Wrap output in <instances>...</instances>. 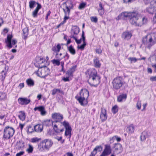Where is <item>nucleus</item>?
I'll return each mask as SVG.
<instances>
[{
    "mask_svg": "<svg viewBox=\"0 0 156 156\" xmlns=\"http://www.w3.org/2000/svg\"><path fill=\"white\" fill-rule=\"evenodd\" d=\"M61 60V59L60 58H58L57 59H54L51 61V62L53 64L59 66L60 64V61Z\"/></svg>",
    "mask_w": 156,
    "mask_h": 156,
    "instance_id": "a19ab883",
    "label": "nucleus"
},
{
    "mask_svg": "<svg viewBox=\"0 0 156 156\" xmlns=\"http://www.w3.org/2000/svg\"><path fill=\"white\" fill-rule=\"evenodd\" d=\"M95 51L96 53H98V54H101L102 52L100 48L96 49Z\"/></svg>",
    "mask_w": 156,
    "mask_h": 156,
    "instance_id": "bf43d9fd",
    "label": "nucleus"
},
{
    "mask_svg": "<svg viewBox=\"0 0 156 156\" xmlns=\"http://www.w3.org/2000/svg\"><path fill=\"white\" fill-rule=\"evenodd\" d=\"M100 118L102 122H104L107 119V115L106 109L101 108Z\"/></svg>",
    "mask_w": 156,
    "mask_h": 156,
    "instance_id": "f3484780",
    "label": "nucleus"
},
{
    "mask_svg": "<svg viewBox=\"0 0 156 156\" xmlns=\"http://www.w3.org/2000/svg\"><path fill=\"white\" fill-rule=\"evenodd\" d=\"M43 126L48 127L52 125L55 132L57 133H59L60 132H62L64 130L63 128L61 129H58V128L57 125L56 124H54L53 121L50 120L44 121V122L43 123Z\"/></svg>",
    "mask_w": 156,
    "mask_h": 156,
    "instance_id": "0eeeda50",
    "label": "nucleus"
},
{
    "mask_svg": "<svg viewBox=\"0 0 156 156\" xmlns=\"http://www.w3.org/2000/svg\"><path fill=\"white\" fill-rule=\"evenodd\" d=\"M128 59L129 60L131 61V63H132L133 62H135L137 61L136 58L135 57H129Z\"/></svg>",
    "mask_w": 156,
    "mask_h": 156,
    "instance_id": "864d4df0",
    "label": "nucleus"
},
{
    "mask_svg": "<svg viewBox=\"0 0 156 156\" xmlns=\"http://www.w3.org/2000/svg\"><path fill=\"white\" fill-rule=\"evenodd\" d=\"M19 115L18 117L22 121L25 120L26 118V115L25 113L22 111L19 112Z\"/></svg>",
    "mask_w": 156,
    "mask_h": 156,
    "instance_id": "473e14b6",
    "label": "nucleus"
},
{
    "mask_svg": "<svg viewBox=\"0 0 156 156\" xmlns=\"http://www.w3.org/2000/svg\"><path fill=\"white\" fill-rule=\"evenodd\" d=\"M43 141L44 143L48 150L52 146L53 144V141L51 139H45L43 140Z\"/></svg>",
    "mask_w": 156,
    "mask_h": 156,
    "instance_id": "5701e85b",
    "label": "nucleus"
},
{
    "mask_svg": "<svg viewBox=\"0 0 156 156\" xmlns=\"http://www.w3.org/2000/svg\"><path fill=\"white\" fill-rule=\"evenodd\" d=\"M18 101L20 105H27L30 102V100L27 98H20L18 99Z\"/></svg>",
    "mask_w": 156,
    "mask_h": 156,
    "instance_id": "aec40b11",
    "label": "nucleus"
},
{
    "mask_svg": "<svg viewBox=\"0 0 156 156\" xmlns=\"http://www.w3.org/2000/svg\"><path fill=\"white\" fill-rule=\"evenodd\" d=\"M114 148H115V150L114 151V153H120L122 150V145L119 143H115L114 144Z\"/></svg>",
    "mask_w": 156,
    "mask_h": 156,
    "instance_id": "412c9836",
    "label": "nucleus"
},
{
    "mask_svg": "<svg viewBox=\"0 0 156 156\" xmlns=\"http://www.w3.org/2000/svg\"><path fill=\"white\" fill-rule=\"evenodd\" d=\"M90 19L92 22H94L95 23H97L98 22V18L96 16L92 17Z\"/></svg>",
    "mask_w": 156,
    "mask_h": 156,
    "instance_id": "603ef678",
    "label": "nucleus"
},
{
    "mask_svg": "<svg viewBox=\"0 0 156 156\" xmlns=\"http://www.w3.org/2000/svg\"><path fill=\"white\" fill-rule=\"evenodd\" d=\"M37 59L38 60L37 62H38V64H39L38 68L40 69V67H41L42 66L41 65L45 62L46 60L45 59H44L43 58L38 57L37 58Z\"/></svg>",
    "mask_w": 156,
    "mask_h": 156,
    "instance_id": "4c0bfd02",
    "label": "nucleus"
},
{
    "mask_svg": "<svg viewBox=\"0 0 156 156\" xmlns=\"http://www.w3.org/2000/svg\"><path fill=\"white\" fill-rule=\"evenodd\" d=\"M82 41L83 42V44L80 46L78 45L77 46V48L78 49L83 50L84 49L85 46L86 45V42L85 41V37L84 36V32L83 31H82Z\"/></svg>",
    "mask_w": 156,
    "mask_h": 156,
    "instance_id": "393cba45",
    "label": "nucleus"
},
{
    "mask_svg": "<svg viewBox=\"0 0 156 156\" xmlns=\"http://www.w3.org/2000/svg\"><path fill=\"white\" fill-rule=\"evenodd\" d=\"M36 4L37 6L34 10L32 12V16L34 18H36L37 17L38 14H39L40 13L38 12L39 10L41 8L42 6L41 4L37 2L34 1H30L29 2V7L30 9H32L34 7V5Z\"/></svg>",
    "mask_w": 156,
    "mask_h": 156,
    "instance_id": "20e7f679",
    "label": "nucleus"
},
{
    "mask_svg": "<svg viewBox=\"0 0 156 156\" xmlns=\"http://www.w3.org/2000/svg\"><path fill=\"white\" fill-rule=\"evenodd\" d=\"M68 49L69 52L73 55H74L76 53V51L74 48L73 46L71 45L69 47H68Z\"/></svg>",
    "mask_w": 156,
    "mask_h": 156,
    "instance_id": "ea45409f",
    "label": "nucleus"
},
{
    "mask_svg": "<svg viewBox=\"0 0 156 156\" xmlns=\"http://www.w3.org/2000/svg\"><path fill=\"white\" fill-rule=\"evenodd\" d=\"M16 145L18 150H22L25 147V143L23 140H20L17 142Z\"/></svg>",
    "mask_w": 156,
    "mask_h": 156,
    "instance_id": "a878e982",
    "label": "nucleus"
},
{
    "mask_svg": "<svg viewBox=\"0 0 156 156\" xmlns=\"http://www.w3.org/2000/svg\"><path fill=\"white\" fill-rule=\"evenodd\" d=\"M70 5L69 6H68L66 5V2H64L63 4H65L66 5V9H65L63 8V10L65 13V15H69L70 9H72L73 8V5L72 3L71 2H70Z\"/></svg>",
    "mask_w": 156,
    "mask_h": 156,
    "instance_id": "dca6fc26",
    "label": "nucleus"
},
{
    "mask_svg": "<svg viewBox=\"0 0 156 156\" xmlns=\"http://www.w3.org/2000/svg\"><path fill=\"white\" fill-rule=\"evenodd\" d=\"M141 105V101L139 100L138 101L136 105V107L138 110H140V109Z\"/></svg>",
    "mask_w": 156,
    "mask_h": 156,
    "instance_id": "3c124183",
    "label": "nucleus"
},
{
    "mask_svg": "<svg viewBox=\"0 0 156 156\" xmlns=\"http://www.w3.org/2000/svg\"><path fill=\"white\" fill-rule=\"evenodd\" d=\"M60 90L58 89H54L52 90V94L53 95H55L57 93H59L60 92Z\"/></svg>",
    "mask_w": 156,
    "mask_h": 156,
    "instance_id": "49530a36",
    "label": "nucleus"
},
{
    "mask_svg": "<svg viewBox=\"0 0 156 156\" xmlns=\"http://www.w3.org/2000/svg\"><path fill=\"white\" fill-rule=\"evenodd\" d=\"M131 14L127 12H123L120 14L118 16V20H119L122 18L125 19L128 18L129 19L131 16Z\"/></svg>",
    "mask_w": 156,
    "mask_h": 156,
    "instance_id": "4be33fe9",
    "label": "nucleus"
},
{
    "mask_svg": "<svg viewBox=\"0 0 156 156\" xmlns=\"http://www.w3.org/2000/svg\"><path fill=\"white\" fill-rule=\"evenodd\" d=\"M76 66L75 65L70 68L66 73V75L70 77L73 76V73L76 70Z\"/></svg>",
    "mask_w": 156,
    "mask_h": 156,
    "instance_id": "a211bd4d",
    "label": "nucleus"
},
{
    "mask_svg": "<svg viewBox=\"0 0 156 156\" xmlns=\"http://www.w3.org/2000/svg\"><path fill=\"white\" fill-rule=\"evenodd\" d=\"M64 58L65 60H67L69 59V55L67 52L66 53L65 55L64 56Z\"/></svg>",
    "mask_w": 156,
    "mask_h": 156,
    "instance_id": "4d7b16f0",
    "label": "nucleus"
},
{
    "mask_svg": "<svg viewBox=\"0 0 156 156\" xmlns=\"http://www.w3.org/2000/svg\"><path fill=\"white\" fill-rule=\"evenodd\" d=\"M38 149L40 151H44L45 150H48L43 140L38 144Z\"/></svg>",
    "mask_w": 156,
    "mask_h": 156,
    "instance_id": "bb28decb",
    "label": "nucleus"
},
{
    "mask_svg": "<svg viewBox=\"0 0 156 156\" xmlns=\"http://www.w3.org/2000/svg\"><path fill=\"white\" fill-rule=\"evenodd\" d=\"M15 132L14 129L9 126L5 127L4 129L3 138L8 140L12 137Z\"/></svg>",
    "mask_w": 156,
    "mask_h": 156,
    "instance_id": "39448f33",
    "label": "nucleus"
},
{
    "mask_svg": "<svg viewBox=\"0 0 156 156\" xmlns=\"http://www.w3.org/2000/svg\"><path fill=\"white\" fill-rule=\"evenodd\" d=\"M89 91L86 89H82L80 90L79 96L77 95L75 98L81 105L84 106L88 103L87 99L89 96Z\"/></svg>",
    "mask_w": 156,
    "mask_h": 156,
    "instance_id": "f257e3e1",
    "label": "nucleus"
},
{
    "mask_svg": "<svg viewBox=\"0 0 156 156\" xmlns=\"http://www.w3.org/2000/svg\"><path fill=\"white\" fill-rule=\"evenodd\" d=\"M71 31L74 35H77L80 32L79 28L77 26H73Z\"/></svg>",
    "mask_w": 156,
    "mask_h": 156,
    "instance_id": "cd10ccee",
    "label": "nucleus"
},
{
    "mask_svg": "<svg viewBox=\"0 0 156 156\" xmlns=\"http://www.w3.org/2000/svg\"><path fill=\"white\" fill-rule=\"evenodd\" d=\"M134 130V128L133 125H131L126 128V131L129 133H133Z\"/></svg>",
    "mask_w": 156,
    "mask_h": 156,
    "instance_id": "e433bc0d",
    "label": "nucleus"
},
{
    "mask_svg": "<svg viewBox=\"0 0 156 156\" xmlns=\"http://www.w3.org/2000/svg\"><path fill=\"white\" fill-rule=\"evenodd\" d=\"M136 0H123L124 2L126 3H131Z\"/></svg>",
    "mask_w": 156,
    "mask_h": 156,
    "instance_id": "13d9d810",
    "label": "nucleus"
},
{
    "mask_svg": "<svg viewBox=\"0 0 156 156\" xmlns=\"http://www.w3.org/2000/svg\"><path fill=\"white\" fill-rule=\"evenodd\" d=\"M69 18V15H65L64 18L63 22L65 23L66 22V20Z\"/></svg>",
    "mask_w": 156,
    "mask_h": 156,
    "instance_id": "680f3d73",
    "label": "nucleus"
},
{
    "mask_svg": "<svg viewBox=\"0 0 156 156\" xmlns=\"http://www.w3.org/2000/svg\"><path fill=\"white\" fill-rule=\"evenodd\" d=\"M54 134V131L52 130H49L48 132V134L49 136L53 135Z\"/></svg>",
    "mask_w": 156,
    "mask_h": 156,
    "instance_id": "6e6d98bb",
    "label": "nucleus"
},
{
    "mask_svg": "<svg viewBox=\"0 0 156 156\" xmlns=\"http://www.w3.org/2000/svg\"><path fill=\"white\" fill-rule=\"evenodd\" d=\"M66 77H64L62 78V80L65 82L69 81V78L71 77L66 75Z\"/></svg>",
    "mask_w": 156,
    "mask_h": 156,
    "instance_id": "5fc2aeb1",
    "label": "nucleus"
},
{
    "mask_svg": "<svg viewBox=\"0 0 156 156\" xmlns=\"http://www.w3.org/2000/svg\"><path fill=\"white\" fill-rule=\"evenodd\" d=\"M82 40V38L81 37V38L80 39H77V40L76 41V42L77 44H80L81 43Z\"/></svg>",
    "mask_w": 156,
    "mask_h": 156,
    "instance_id": "338daca9",
    "label": "nucleus"
},
{
    "mask_svg": "<svg viewBox=\"0 0 156 156\" xmlns=\"http://www.w3.org/2000/svg\"><path fill=\"white\" fill-rule=\"evenodd\" d=\"M99 8L98 10V12L100 16H102L104 13V10L102 6V4L100 3L99 4Z\"/></svg>",
    "mask_w": 156,
    "mask_h": 156,
    "instance_id": "58836bf2",
    "label": "nucleus"
},
{
    "mask_svg": "<svg viewBox=\"0 0 156 156\" xmlns=\"http://www.w3.org/2000/svg\"><path fill=\"white\" fill-rule=\"evenodd\" d=\"M12 35H8L7 39L5 41L7 46L10 48H12L13 45H15L17 43V41L16 39H13L12 40Z\"/></svg>",
    "mask_w": 156,
    "mask_h": 156,
    "instance_id": "1a4fd4ad",
    "label": "nucleus"
},
{
    "mask_svg": "<svg viewBox=\"0 0 156 156\" xmlns=\"http://www.w3.org/2000/svg\"><path fill=\"white\" fill-rule=\"evenodd\" d=\"M37 110L41 112V114L42 115H44L46 113V112L45 111V108L43 106L36 107L34 108V111H36Z\"/></svg>",
    "mask_w": 156,
    "mask_h": 156,
    "instance_id": "b1692460",
    "label": "nucleus"
},
{
    "mask_svg": "<svg viewBox=\"0 0 156 156\" xmlns=\"http://www.w3.org/2000/svg\"><path fill=\"white\" fill-rule=\"evenodd\" d=\"M25 152L24 151H20L19 153H17L16 155L17 156H21L23 155Z\"/></svg>",
    "mask_w": 156,
    "mask_h": 156,
    "instance_id": "052dcab7",
    "label": "nucleus"
},
{
    "mask_svg": "<svg viewBox=\"0 0 156 156\" xmlns=\"http://www.w3.org/2000/svg\"><path fill=\"white\" fill-rule=\"evenodd\" d=\"M102 147L100 145L96 146L94 150V151H95L96 152L97 151L100 152L102 151Z\"/></svg>",
    "mask_w": 156,
    "mask_h": 156,
    "instance_id": "79ce46f5",
    "label": "nucleus"
},
{
    "mask_svg": "<svg viewBox=\"0 0 156 156\" xmlns=\"http://www.w3.org/2000/svg\"><path fill=\"white\" fill-rule=\"evenodd\" d=\"M24 83H20L18 86V87L20 89H22V88L23 87H24Z\"/></svg>",
    "mask_w": 156,
    "mask_h": 156,
    "instance_id": "69168bd1",
    "label": "nucleus"
},
{
    "mask_svg": "<svg viewBox=\"0 0 156 156\" xmlns=\"http://www.w3.org/2000/svg\"><path fill=\"white\" fill-rule=\"evenodd\" d=\"M6 94L5 93L0 92V100H4L6 98Z\"/></svg>",
    "mask_w": 156,
    "mask_h": 156,
    "instance_id": "a18cd8bd",
    "label": "nucleus"
},
{
    "mask_svg": "<svg viewBox=\"0 0 156 156\" xmlns=\"http://www.w3.org/2000/svg\"><path fill=\"white\" fill-rule=\"evenodd\" d=\"M23 38L25 40H26L28 37V35L29 34L28 28L27 27H25L23 29Z\"/></svg>",
    "mask_w": 156,
    "mask_h": 156,
    "instance_id": "c85d7f7f",
    "label": "nucleus"
},
{
    "mask_svg": "<svg viewBox=\"0 0 156 156\" xmlns=\"http://www.w3.org/2000/svg\"><path fill=\"white\" fill-rule=\"evenodd\" d=\"M118 106L117 105H115L112 107V111L114 114H115L118 111Z\"/></svg>",
    "mask_w": 156,
    "mask_h": 156,
    "instance_id": "c03bdc74",
    "label": "nucleus"
},
{
    "mask_svg": "<svg viewBox=\"0 0 156 156\" xmlns=\"http://www.w3.org/2000/svg\"><path fill=\"white\" fill-rule=\"evenodd\" d=\"M43 67L44 68L41 69L40 73H39L40 72L39 70L35 72V73L38 76L42 78H44L50 74V70L45 64L40 67V69Z\"/></svg>",
    "mask_w": 156,
    "mask_h": 156,
    "instance_id": "423d86ee",
    "label": "nucleus"
},
{
    "mask_svg": "<svg viewBox=\"0 0 156 156\" xmlns=\"http://www.w3.org/2000/svg\"><path fill=\"white\" fill-rule=\"evenodd\" d=\"M62 124L64 126L66 129L65 135L66 136H69L70 138L71 136L72 128L70 126L69 123L66 121H64Z\"/></svg>",
    "mask_w": 156,
    "mask_h": 156,
    "instance_id": "9b49d317",
    "label": "nucleus"
},
{
    "mask_svg": "<svg viewBox=\"0 0 156 156\" xmlns=\"http://www.w3.org/2000/svg\"><path fill=\"white\" fill-rule=\"evenodd\" d=\"M28 148L27 149L26 151L29 153H31L33 151V147L30 144H28Z\"/></svg>",
    "mask_w": 156,
    "mask_h": 156,
    "instance_id": "37998d69",
    "label": "nucleus"
},
{
    "mask_svg": "<svg viewBox=\"0 0 156 156\" xmlns=\"http://www.w3.org/2000/svg\"><path fill=\"white\" fill-rule=\"evenodd\" d=\"M112 149L109 145L106 144L105 148L100 156H108L111 153Z\"/></svg>",
    "mask_w": 156,
    "mask_h": 156,
    "instance_id": "4468645a",
    "label": "nucleus"
},
{
    "mask_svg": "<svg viewBox=\"0 0 156 156\" xmlns=\"http://www.w3.org/2000/svg\"><path fill=\"white\" fill-rule=\"evenodd\" d=\"M62 45H63V44H58L56 46H55L51 48V50L56 53L55 57L56 58H58L59 57L58 55V52L61 48Z\"/></svg>",
    "mask_w": 156,
    "mask_h": 156,
    "instance_id": "2eb2a0df",
    "label": "nucleus"
},
{
    "mask_svg": "<svg viewBox=\"0 0 156 156\" xmlns=\"http://www.w3.org/2000/svg\"><path fill=\"white\" fill-rule=\"evenodd\" d=\"M127 98L126 94H122L118 97L117 101L119 102H122L123 100H126Z\"/></svg>",
    "mask_w": 156,
    "mask_h": 156,
    "instance_id": "c9c22d12",
    "label": "nucleus"
},
{
    "mask_svg": "<svg viewBox=\"0 0 156 156\" xmlns=\"http://www.w3.org/2000/svg\"><path fill=\"white\" fill-rule=\"evenodd\" d=\"M132 36V33L130 31H126L123 32L122 35V38L125 40H128L131 38Z\"/></svg>",
    "mask_w": 156,
    "mask_h": 156,
    "instance_id": "6ab92c4d",
    "label": "nucleus"
},
{
    "mask_svg": "<svg viewBox=\"0 0 156 156\" xmlns=\"http://www.w3.org/2000/svg\"><path fill=\"white\" fill-rule=\"evenodd\" d=\"M97 152L94 151V150H93V151L91 152L90 156H95V155L97 154Z\"/></svg>",
    "mask_w": 156,
    "mask_h": 156,
    "instance_id": "e2e57ef3",
    "label": "nucleus"
},
{
    "mask_svg": "<svg viewBox=\"0 0 156 156\" xmlns=\"http://www.w3.org/2000/svg\"><path fill=\"white\" fill-rule=\"evenodd\" d=\"M34 129L33 128H32V126L31 125H29L27 126V131L28 133H32L34 131Z\"/></svg>",
    "mask_w": 156,
    "mask_h": 156,
    "instance_id": "8fccbe9b",
    "label": "nucleus"
},
{
    "mask_svg": "<svg viewBox=\"0 0 156 156\" xmlns=\"http://www.w3.org/2000/svg\"><path fill=\"white\" fill-rule=\"evenodd\" d=\"M26 82L29 87L33 86L34 85V81L31 78H29L26 80Z\"/></svg>",
    "mask_w": 156,
    "mask_h": 156,
    "instance_id": "f704fd0d",
    "label": "nucleus"
},
{
    "mask_svg": "<svg viewBox=\"0 0 156 156\" xmlns=\"http://www.w3.org/2000/svg\"><path fill=\"white\" fill-rule=\"evenodd\" d=\"M139 18H138L136 15L134 14H132L131 16L129 18V22L132 25L135 26H138L139 23Z\"/></svg>",
    "mask_w": 156,
    "mask_h": 156,
    "instance_id": "f8f14e48",
    "label": "nucleus"
},
{
    "mask_svg": "<svg viewBox=\"0 0 156 156\" xmlns=\"http://www.w3.org/2000/svg\"><path fill=\"white\" fill-rule=\"evenodd\" d=\"M41 140L40 138H38L37 137H34L31 139L30 141L33 143L38 142Z\"/></svg>",
    "mask_w": 156,
    "mask_h": 156,
    "instance_id": "de8ad7c7",
    "label": "nucleus"
},
{
    "mask_svg": "<svg viewBox=\"0 0 156 156\" xmlns=\"http://www.w3.org/2000/svg\"><path fill=\"white\" fill-rule=\"evenodd\" d=\"M88 72L89 75V81L94 86H97L100 83V77L98 75L96 70L94 68L91 69H88Z\"/></svg>",
    "mask_w": 156,
    "mask_h": 156,
    "instance_id": "f03ea898",
    "label": "nucleus"
},
{
    "mask_svg": "<svg viewBox=\"0 0 156 156\" xmlns=\"http://www.w3.org/2000/svg\"><path fill=\"white\" fill-rule=\"evenodd\" d=\"M151 130H145L142 132L140 136V139L141 141H144L146 138L151 136Z\"/></svg>",
    "mask_w": 156,
    "mask_h": 156,
    "instance_id": "ddd939ff",
    "label": "nucleus"
},
{
    "mask_svg": "<svg viewBox=\"0 0 156 156\" xmlns=\"http://www.w3.org/2000/svg\"><path fill=\"white\" fill-rule=\"evenodd\" d=\"M139 20L138 26L140 27L143 24L146 23L147 21V19L145 17H144L142 18L140 17Z\"/></svg>",
    "mask_w": 156,
    "mask_h": 156,
    "instance_id": "c756f323",
    "label": "nucleus"
},
{
    "mask_svg": "<svg viewBox=\"0 0 156 156\" xmlns=\"http://www.w3.org/2000/svg\"><path fill=\"white\" fill-rule=\"evenodd\" d=\"M156 8L154 6L151 5L146 8V12L149 13L153 14Z\"/></svg>",
    "mask_w": 156,
    "mask_h": 156,
    "instance_id": "2f4dec72",
    "label": "nucleus"
},
{
    "mask_svg": "<svg viewBox=\"0 0 156 156\" xmlns=\"http://www.w3.org/2000/svg\"><path fill=\"white\" fill-rule=\"evenodd\" d=\"M143 43L149 49L156 42V34H152L146 36L143 40Z\"/></svg>",
    "mask_w": 156,
    "mask_h": 156,
    "instance_id": "7ed1b4c3",
    "label": "nucleus"
},
{
    "mask_svg": "<svg viewBox=\"0 0 156 156\" xmlns=\"http://www.w3.org/2000/svg\"><path fill=\"white\" fill-rule=\"evenodd\" d=\"M112 83L114 89L118 90L124 84V81L122 77H119L113 80Z\"/></svg>",
    "mask_w": 156,
    "mask_h": 156,
    "instance_id": "6e6552de",
    "label": "nucleus"
},
{
    "mask_svg": "<svg viewBox=\"0 0 156 156\" xmlns=\"http://www.w3.org/2000/svg\"><path fill=\"white\" fill-rule=\"evenodd\" d=\"M86 3L84 2L81 3L79 6L78 8L80 9H84L86 7Z\"/></svg>",
    "mask_w": 156,
    "mask_h": 156,
    "instance_id": "09e8293b",
    "label": "nucleus"
},
{
    "mask_svg": "<svg viewBox=\"0 0 156 156\" xmlns=\"http://www.w3.org/2000/svg\"><path fill=\"white\" fill-rule=\"evenodd\" d=\"M150 80L151 81H156V76H152L150 77Z\"/></svg>",
    "mask_w": 156,
    "mask_h": 156,
    "instance_id": "0e129e2a",
    "label": "nucleus"
},
{
    "mask_svg": "<svg viewBox=\"0 0 156 156\" xmlns=\"http://www.w3.org/2000/svg\"><path fill=\"white\" fill-rule=\"evenodd\" d=\"M94 67L97 68H99L101 66V63L99 59L97 58L94 59Z\"/></svg>",
    "mask_w": 156,
    "mask_h": 156,
    "instance_id": "72a5a7b5",
    "label": "nucleus"
},
{
    "mask_svg": "<svg viewBox=\"0 0 156 156\" xmlns=\"http://www.w3.org/2000/svg\"><path fill=\"white\" fill-rule=\"evenodd\" d=\"M51 117L54 120L53 122H59L62 124V120L63 119V115L59 113H54L52 114Z\"/></svg>",
    "mask_w": 156,
    "mask_h": 156,
    "instance_id": "9d476101",
    "label": "nucleus"
},
{
    "mask_svg": "<svg viewBox=\"0 0 156 156\" xmlns=\"http://www.w3.org/2000/svg\"><path fill=\"white\" fill-rule=\"evenodd\" d=\"M43 125L41 124H38L34 126V130L37 132H41L43 129Z\"/></svg>",
    "mask_w": 156,
    "mask_h": 156,
    "instance_id": "7c9ffc66",
    "label": "nucleus"
},
{
    "mask_svg": "<svg viewBox=\"0 0 156 156\" xmlns=\"http://www.w3.org/2000/svg\"><path fill=\"white\" fill-rule=\"evenodd\" d=\"M153 21L154 23H156V14L153 18Z\"/></svg>",
    "mask_w": 156,
    "mask_h": 156,
    "instance_id": "774afa93",
    "label": "nucleus"
}]
</instances>
